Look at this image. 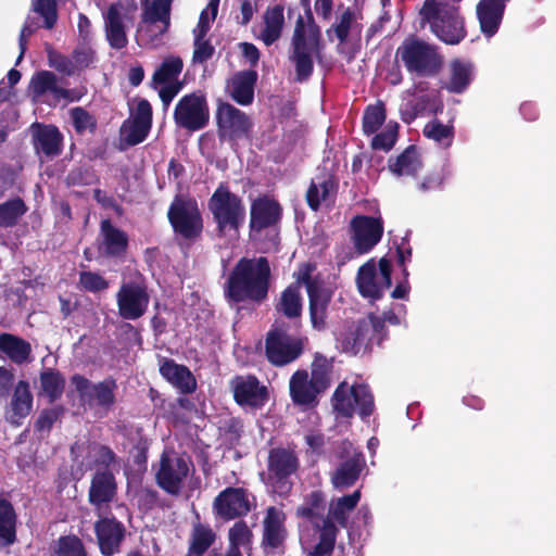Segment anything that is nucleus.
Wrapping results in <instances>:
<instances>
[{
  "mask_svg": "<svg viewBox=\"0 0 556 556\" xmlns=\"http://www.w3.org/2000/svg\"><path fill=\"white\" fill-rule=\"evenodd\" d=\"M167 215L175 233L179 237L193 240L202 232V217L194 200L176 197Z\"/></svg>",
  "mask_w": 556,
  "mask_h": 556,
  "instance_id": "10",
  "label": "nucleus"
},
{
  "mask_svg": "<svg viewBox=\"0 0 556 556\" xmlns=\"http://www.w3.org/2000/svg\"><path fill=\"white\" fill-rule=\"evenodd\" d=\"M382 235L383 224L380 217L359 215L351 220V241L358 254L370 252Z\"/></svg>",
  "mask_w": 556,
  "mask_h": 556,
  "instance_id": "22",
  "label": "nucleus"
},
{
  "mask_svg": "<svg viewBox=\"0 0 556 556\" xmlns=\"http://www.w3.org/2000/svg\"><path fill=\"white\" fill-rule=\"evenodd\" d=\"M139 124H144L151 127L152 125V108L148 100H139L131 117L129 118Z\"/></svg>",
  "mask_w": 556,
  "mask_h": 556,
  "instance_id": "62",
  "label": "nucleus"
},
{
  "mask_svg": "<svg viewBox=\"0 0 556 556\" xmlns=\"http://www.w3.org/2000/svg\"><path fill=\"white\" fill-rule=\"evenodd\" d=\"M228 536L230 548L227 554L237 552L239 555H241L240 548H250L253 533L248 525L240 520L230 528Z\"/></svg>",
  "mask_w": 556,
  "mask_h": 556,
  "instance_id": "48",
  "label": "nucleus"
},
{
  "mask_svg": "<svg viewBox=\"0 0 556 556\" xmlns=\"http://www.w3.org/2000/svg\"><path fill=\"white\" fill-rule=\"evenodd\" d=\"M192 463L188 456L165 450L155 472L157 484L168 494L178 495L190 475Z\"/></svg>",
  "mask_w": 556,
  "mask_h": 556,
  "instance_id": "7",
  "label": "nucleus"
},
{
  "mask_svg": "<svg viewBox=\"0 0 556 556\" xmlns=\"http://www.w3.org/2000/svg\"><path fill=\"white\" fill-rule=\"evenodd\" d=\"M239 48L244 59L250 63L251 66H255L260 60V51L253 45L249 42H241Z\"/></svg>",
  "mask_w": 556,
  "mask_h": 556,
  "instance_id": "64",
  "label": "nucleus"
},
{
  "mask_svg": "<svg viewBox=\"0 0 556 556\" xmlns=\"http://www.w3.org/2000/svg\"><path fill=\"white\" fill-rule=\"evenodd\" d=\"M257 74L254 71L236 73L227 83L229 96L241 105H249L254 98V85Z\"/></svg>",
  "mask_w": 556,
  "mask_h": 556,
  "instance_id": "33",
  "label": "nucleus"
},
{
  "mask_svg": "<svg viewBox=\"0 0 556 556\" xmlns=\"http://www.w3.org/2000/svg\"><path fill=\"white\" fill-rule=\"evenodd\" d=\"M0 352L13 363L21 365L30 359L31 346L24 339L11 333L0 334Z\"/></svg>",
  "mask_w": 556,
  "mask_h": 556,
  "instance_id": "36",
  "label": "nucleus"
},
{
  "mask_svg": "<svg viewBox=\"0 0 556 556\" xmlns=\"http://www.w3.org/2000/svg\"><path fill=\"white\" fill-rule=\"evenodd\" d=\"M420 14L443 42L456 45L465 37L464 22L457 5L446 0H427Z\"/></svg>",
  "mask_w": 556,
  "mask_h": 556,
  "instance_id": "5",
  "label": "nucleus"
},
{
  "mask_svg": "<svg viewBox=\"0 0 556 556\" xmlns=\"http://www.w3.org/2000/svg\"><path fill=\"white\" fill-rule=\"evenodd\" d=\"M72 56L77 71L88 67L96 61V52L88 45L78 46Z\"/></svg>",
  "mask_w": 556,
  "mask_h": 556,
  "instance_id": "59",
  "label": "nucleus"
},
{
  "mask_svg": "<svg viewBox=\"0 0 556 556\" xmlns=\"http://www.w3.org/2000/svg\"><path fill=\"white\" fill-rule=\"evenodd\" d=\"M136 9L117 2L103 14L105 38L112 49L121 50L128 45V30L134 26Z\"/></svg>",
  "mask_w": 556,
  "mask_h": 556,
  "instance_id": "11",
  "label": "nucleus"
},
{
  "mask_svg": "<svg viewBox=\"0 0 556 556\" xmlns=\"http://www.w3.org/2000/svg\"><path fill=\"white\" fill-rule=\"evenodd\" d=\"M182 67L184 63L179 56L170 55L165 58L152 76L153 87L157 88L159 85L181 84L178 77Z\"/></svg>",
  "mask_w": 556,
  "mask_h": 556,
  "instance_id": "39",
  "label": "nucleus"
},
{
  "mask_svg": "<svg viewBox=\"0 0 556 556\" xmlns=\"http://www.w3.org/2000/svg\"><path fill=\"white\" fill-rule=\"evenodd\" d=\"M215 534L208 526L198 523L193 527L191 545L189 548L190 556H202L212 545Z\"/></svg>",
  "mask_w": 556,
  "mask_h": 556,
  "instance_id": "49",
  "label": "nucleus"
},
{
  "mask_svg": "<svg viewBox=\"0 0 556 556\" xmlns=\"http://www.w3.org/2000/svg\"><path fill=\"white\" fill-rule=\"evenodd\" d=\"M332 31L340 45L348 42L353 37H358L361 34V27L356 22L355 14L349 9L343 11L332 27L328 29V36H331Z\"/></svg>",
  "mask_w": 556,
  "mask_h": 556,
  "instance_id": "40",
  "label": "nucleus"
},
{
  "mask_svg": "<svg viewBox=\"0 0 556 556\" xmlns=\"http://www.w3.org/2000/svg\"><path fill=\"white\" fill-rule=\"evenodd\" d=\"M118 314L123 319H139L148 309L150 296L147 288L139 282L122 283L116 293Z\"/></svg>",
  "mask_w": 556,
  "mask_h": 556,
  "instance_id": "17",
  "label": "nucleus"
},
{
  "mask_svg": "<svg viewBox=\"0 0 556 556\" xmlns=\"http://www.w3.org/2000/svg\"><path fill=\"white\" fill-rule=\"evenodd\" d=\"M15 541V514L7 501L0 500V545H10Z\"/></svg>",
  "mask_w": 556,
  "mask_h": 556,
  "instance_id": "46",
  "label": "nucleus"
},
{
  "mask_svg": "<svg viewBox=\"0 0 556 556\" xmlns=\"http://www.w3.org/2000/svg\"><path fill=\"white\" fill-rule=\"evenodd\" d=\"M28 92L35 102L56 105L61 100L76 101L79 96L74 90H68L59 85L58 77L49 71L36 73L29 83Z\"/></svg>",
  "mask_w": 556,
  "mask_h": 556,
  "instance_id": "12",
  "label": "nucleus"
},
{
  "mask_svg": "<svg viewBox=\"0 0 556 556\" xmlns=\"http://www.w3.org/2000/svg\"><path fill=\"white\" fill-rule=\"evenodd\" d=\"M182 84L175 85H159L156 89H159V96L163 102L165 109L168 108L173 99L177 96V93L181 90Z\"/></svg>",
  "mask_w": 556,
  "mask_h": 556,
  "instance_id": "63",
  "label": "nucleus"
},
{
  "mask_svg": "<svg viewBox=\"0 0 556 556\" xmlns=\"http://www.w3.org/2000/svg\"><path fill=\"white\" fill-rule=\"evenodd\" d=\"M323 501L319 492H312L298 508V515L304 519L300 525V542L308 556L329 555L334 547L337 527L323 518Z\"/></svg>",
  "mask_w": 556,
  "mask_h": 556,
  "instance_id": "1",
  "label": "nucleus"
},
{
  "mask_svg": "<svg viewBox=\"0 0 556 556\" xmlns=\"http://www.w3.org/2000/svg\"><path fill=\"white\" fill-rule=\"evenodd\" d=\"M386 119L384 108L381 103L368 106L363 117V129L366 134H375Z\"/></svg>",
  "mask_w": 556,
  "mask_h": 556,
  "instance_id": "56",
  "label": "nucleus"
},
{
  "mask_svg": "<svg viewBox=\"0 0 556 556\" xmlns=\"http://www.w3.org/2000/svg\"><path fill=\"white\" fill-rule=\"evenodd\" d=\"M473 78V66L469 62L454 60L450 64V78L445 88L453 93L464 92Z\"/></svg>",
  "mask_w": 556,
  "mask_h": 556,
  "instance_id": "37",
  "label": "nucleus"
},
{
  "mask_svg": "<svg viewBox=\"0 0 556 556\" xmlns=\"http://www.w3.org/2000/svg\"><path fill=\"white\" fill-rule=\"evenodd\" d=\"M320 28L308 11L305 16L298 17L291 40L289 59L295 68L298 81L308 79L314 70V60L320 56Z\"/></svg>",
  "mask_w": 556,
  "mask_h": 556,
  "instance_id": "3",
  "label": "nucleus"
},
{
  "mask_svg": "<svg viewBox=\"0 0 556 556\" xmlns=\"http://www.w3.org/2000/svg\"><path fill=\"white\" fill-rule=\"evenodd\" d=\"M508 0H480L477 4V16L481 31L492 37L502 23L505 5Z\"/></svg>",
  "mask_w": 556,
  "mask_h": 556,
  "instance_id": "30",
  "label": "nucleus"
},
{
  "mask_svg": "<svg viewBox=\"0 0 556 556\" xmlns=\"http://www.w3.org/2000/svg\"><path fill=\"white\" fill-rule=\"evenodd\" d=\"M31 10L43 18V26L54 27L58 21L56 0H31Z\"/></svg>",
  "mask_w": 556,
  "mask_h": 556,
  "instance_id": "54",
  "label": "nucleus"
},
{
  "mask_svg": "<svg viewBox=\"0 0 556 556\" xmlns=\"http://www.w3.org/2000/svg\"><path fill=\"white\" fill-rule=\"evenodd\" d=\"M208 108L203 96L191 93L182 97L174 112L176 124L189 130H199L208 123Z\"/></svg>",
  "mask_w": 556,
  "mask_h": 556,
  "instance_id": "18",
  "label": "nucleus"
},
{
  "mask_svg": "<svg viewBox=\"0 0 556 556\" xmlns=\"http://www.w3.org/2000/svg\"><path fill=\"white\" fill-rule=\"evenodd\" d=\"M331 371V361L321 355L315 357L311 375L306 370L295 371L289 382L293 403L300 406L315 405L318 395L330 386Z\"/></svg>",
  "mask_w": 556,
  "mask_h": 556,
  "instance_id": "4",
  "label": "nucleus"
},
{
  "mask_svg": "<svg viewBox=\"0 0 556 556\" xmlns=\"http://www.w3.org/2000/svg\"><path fill=\"white\" fill-rule=\"evenodd\" d=\"M280 215L281 207L276 201L266 197L256 199L251 205L250 226L253 230H261L276 224Z\"/></svg>",
  "mask_w": 556,
  "mask_h": 556,
  "instance_id": "32",
  "label": "nucleus"
},
{
  "mask_svg": "<svg viewBox=\"0 0 556 556\" xmlns=\"http://www.w3.org/2000/svg\"><path fill=\"white\" fill-rule=\"evenodd\" d=\"M215 52L214 47L210 43L208 40L204 39H194V50L192 55V62L194 64H203L207 60H210Z\"/></svg>",
  "mask_w": 556,
  "mask_h": 556,
  "instance_id": "61",
  "label": "nucleus"
},
{
  "mask_svg": "<svg viewBox=\"0 0 556 556\" xmlns=\"http://www.w3.org/2000/svg\"><path fill=\"white\" fill-rule=\"evenodd\" d=\"M302 350V341L282 330H274L268 333L266 354L274 365L282 366L293 362L300 356Z\"/></svg>",
  "mask_w": 556,
  "mask_h": 556,
  "instance_id": "23",
  "label": "nucleus"
},
{
  "mask_svg": "<svg viewBox=\"0 0 556 556\" xmlns=\"http://www.w3.org/2000/svg\"><path fill=\"white\" fill-rule=\"evenodd\" d=\"M365 466L364 455L352 443H343L340 462L331 475L333 486L343 490L353 485Z\"/></svg>",
  "mask_w": 556,
  "mask_h": 556,
  "instance_id": "19",
  "label": "nucleus"
},
{
  "mask_svg": "<svg viewBox=\"0 0 556 556\" xmlns=\"http://www.w3.org/2000/svg\"><path fill=\"white\" fill-rule=\"evenodd\" d=\"M160 372L181 393L188 394L195 390L197 382L191 371L186 366L179 365L173 359H162Z\"/></svg>",
  "mask_w": 556,
  "mask_h": 556,
  "instance_id": "34",
  "label": "nucleus"
},
{
  "mask_svg": "<svg viewBox=\"0 0 556 556\" xmlns=\"http://www.w3.org/2000/svg\"><path fill=\"white\" fill-rule=\"evenodd\" d=\"M26 212L20 198L9 200L0 205V227H11Z\"/></svg>",
  "mask_w": 556,
  "mask_h": 556,
  "instance_id": "50",
  "label": "nucleus"
},
{
  "mask_svg": "<svg viewBox=\"0 0 556 556\" xmlns=\"http://www.w3.org/2000/svg\"><path fill=\"white\" fill-rule=\"evenodd\" d=\"M33 408V394L29 383L20 380L13 390L7 419L13 425H20L22 419L27 417Z\"/></svg>",
  "mask_w": 556,
  "mask_h": 556,
  "instance_id": "31",
  "label": "nucleus"
},
{
  "mask_svg": "<svg viewBox=\"0 0 556 556\" xmlns=\"http://www.w3.org/2000/svg\"><path fill=\"white\" fill-rule=\"evenodd\" d=\"M334 188V181L330 176L313 180L306 194L308 205L317 210L321 203L330 199Z\"/></svg>",
  "mask_w": 556,
  "mask_h": 556,
  "instance_id": "44",
  "label": "nucleus"
},
{
  "mask_svg": "<svg viewBox=\"0 0 556 556\" xmlns=\"http://www.w3.org/2000/svg\"><path fill=\"white\" fill-rule=\"evenodd\" d=\"M150 129L148 125L127 119L121 128V136L127 144L136 146L147 138Z\"/></svg>",
  "mask_w": 556,
  "mask_h": 556,
  "instance_id": "52",
  "label": "nucleus"
},
{
  "mask_svg": "<svg viewBox=\"0 0 556 556\" xmlns=\"http://www.w3.org/2000/svg\"><path fill=\"white\" fill-rule=\"evenodd\" d=\"M287 535L286 514L275 506L268 507L263 520V546L265 548H278L283 544Z\"/></svg>",
  "mask_w": 556,
  "mask_h": 556,
  "instance_id": "29",
  "label": "nucleus"
},
{
  "mask_svg": "<svg viewBox=\"0 0 556 556\" xmlns=\"http://www.w3.org/2000/svg\"><path fill=\"white\" fill-rule=\"evenodd\" d=\"M390 170L396 176H413L421 168V161L417 150L408 147L393 162L390 161Z\"/></svg>",
  "mask_w": 556,
  "mask_h": 556,
  "instance_id": "42",
  "label": "nucleus"
},
{
  "mask_svg": "<svg viewBox=\"0 0 556 556\" xmlns=\"http://www.w3.org/2000/svg\"><path fill=\"white\" fill-rule=\"evenodd\" d=\"M208 210L213 215L219 235L238 232L245 220V206L242 200L220 185L208 200Z\"/></svg>",
  "mask_w": 556,
  "mask_h": 556,
  "instance_id": "6",
  "label": "nucleus"
},
{
  "mask_svg": "<svg viewBox=\"0 0 556 556\" xmlns=\"http://www.w3.org/2000/svg\"><path fill=\"white\" fill-rule=\"evenodd\" d=\"M79 283L89 292L103 291L109 287V282L102 276L92 271L80 273Z\"/></svg>",
  "mask_w": 556,
  "mask_h": 556,
  "instance_id": "58",
  "label": "nucleus"
},
{
  "mask_svg": "<svg viewBox=\"0 0 556 556\" xmlns=\"http://www.w3.org/2000/svg\"><path fill=\"white\" fill-rule=\"evenodd\" d=\"M220 0H211L207 7L202 11L199 23L193 29L194 39H204L211 28V23L215 20Z\"/></svg>",
  "mask_w": 556,
  "mask_h": 556,
  "instance_id": "55",
  "label": "nucleus"
},
{
  "mask_svg": "<svg viewBox=\"0 0 556 556\" xmlns=\"http://www.w3.org/2000/svg\"><path fill=\"white\" fill-rule=\"evenodd\" d=\"M53 556H87V552L79 538L65 535L58 540Z\"/></svg>",
  "mask_w": 556,
  "mask_h": 556,
  "instance_id": "53",
  "label": "nucleus"
},
{
  "mask_svg": "<svg viewBox=\"0 0 556 556\" xmlns=\"http://www.w3.org/2000/svg\"><path fill=\"white\" fill-rule=\"evenodd\" d=\"M270 267L266 257L242 258L227 281V296L235 302H261L266 299Z\"/></svg>",
  "mask_w": 556,
  "mask_h": 556,
  "instance_id": "2",
  "label": "nucleus"
},
{
  "mask_svg": "<svg viewBox=\"0 0 556 556\" xmlns=\"http://www.w3.org/2000/svg\"><path fill=\"white\" fill-rule=\"evenodd\" d=\"M332 405L343 417H351L357 412L362 418H366L374 410V399L366 386L342 382L334 391Z\"/></svg>",
  "mask_w": 556,
  "mask_h": 556,
  "instance_id": "9",
  "label": "nucleus"
},
{
  "mask_svg": "<svg viewBox=\"0 0 556 556\" xmlns=\"http://www.w3.org/2000/svg\"><path fill=\"white\" fill-rule=\"evenodd\" d=\"M278 311L282 312L287 317L294 318L301 315L302 301L299 286L288 287L281 294L277 305Z\"/></svg>",
  "mask_w": 556,
  "mask_h": 556,
  "instance_id": "47",
  "label": "nucleus"
},
{
  "mask_svg": "<svg viewBox=\"0 0 556 556\" xmlns=\"http://www.w3.org/2000/svg\"><path fill=\"white\" fill-rule=\"evenodd\" d=\"M65 386V379L53 369L47 368L40 374V393L46 395L50 402L60 399Z\"/></svg>",
  "mask_w": 556,
  "mask_h": 556,
  "instance_id": "45",
  "label": "nucleus"
},
{
  "mask_svg": "<svg viewBox=\"0 0 556 556\" xmlns=\"http://www.w3.org/2000/svg\"><path fill=\"white\" fill-rule=\"evenodd\" d=\"M216 118L219 136L230 140L245 137L252 127L250 117L229 103L218 105Z\"/></svg>",
  "mask_w": 556,
  "mask_h": 556,
  "instance_id": "24",
  "label": "nucleus"
},
{
  "mask_svg": "<svg viewBox=\"0 0 556 556\" xmlns=\"http://www.w3.org/2000/svg\"><path fill=\"white\" fill-rule=\"evenodd\" d=\"M356 285L364 298L380 299L391 286V263L386 257L380 258L378 263L370 258L359 267Z\"/></svg>",
  "mask_w": 556,
  "mask_h": 556,
  "instance_id": "8",
  "label": "nucleus"
},
{
  "mask_svg": "<svg viewBox=\"0 0 556 556\" xmlns=\"http://www.w3.org/2000/svg\"><path fill=\"white\" fill-rule=\"evenodd\" d=\"M424 135L444 148H448L452 144L454 131L452 126L443 125L438 121H432L425 126Z\"/></svg>",
  "mask_w": 556,
  "mask_h": 556,
  "instance_id": "51",
  "label": "nucleus"
},
{
  "mask_svg": "<svg viewBox=\"0 0 556 556\" xmlns=\"http://www.w3.org/2000/svg\"><path fill=\"white\" fill-rule=\"evenodd\" d=\"M298 467L299 460L293 451L282 447L270 450L267 464L268 481L275 493L285 495L290 491L288 478Z\"/></svg>",
  "mask_w": 556,
  "mask_h": 556,
  "instance_id": "13",
  "label": "nucleus"
},
{
  "mask_svg": "<svg viewBox=\"0 0 556 556\" xmlns=\"http://www.w3.org/2000/svg\"><path fill=\"white\" fill-rule=\"evenodd\" d=\"M73 125L78 132L91 130L94 122L91 115L83 108H74L70 112Z\"/></svg>",
  "mask_w": 556,
  "mask_h": 556,
  "instance_id": "60",
  "label": "nucleus"
},
{
  "mask_svg": "<svg viewBox=\"0 0 556 556\" xmlns=\"http://www.w3.org/2000/svg\"><path fill=\"white\" fill-rule=\"evenodd\" d=\"M255 506V497L243 488L229 486L214 500L213 508L217 516L231 520L245 516Z\"/></svg>",
  "mask_w": 556,
  "mask_h": 556,
  "instance_id": "16",
  "label": "nucleus"
},
{
  "mask_svg": "<svg viewBox=\"0 0 556 556\" xmlns=\"http://www.w3.org/2000/svg\"><path fill=\"white\" fill-rule=\"evenodd\" d=\"M378 324V319L368 317L344 325L336 334L337 348L351 355L365 351Z\"/></svg>",
  "mask_w": 556,
  "mask_h": 556,
  "instance_id": "14",
  "label": "nucleus"
},
{
  "mask_svg": "<svg viewBox=\"0 0 556 556\" xmlns=\"http://www.w3.org/2000/svg\"><path fill=\"white\" fill-rule=\"evenodd\" d=\"M283 26V7L280 4L268 7L263 16V26L261 27L258 38L266 46H270L281 37Z\"/></svg>",
  "mask_w": 556,
  "mask_h": 556,
  "instance_id": "35",
  "label": "nucleus"
},
{
  "mask_svg": "<svg viewBox=\"0 0 556 556\" xmlns=\"http://www.w3.org/2000/svg\"><path fill=\"white\" fill-rule=\"evenodd\" d=\"M101 250L108 255H119L127 247V237L125 232L115 228L110 220L101 223Z\"/></svg>",
  "mask_w": 556,
  "mask_h": 556,
  "instance_id": "38",
  "label": "nucleus"
},
{
  "mask_svg": "<svg viewBox=\"0 0 556 556\" xmlns=\"http://www.w3.org/2000/svg\"><path fill=\"white\" fill-rule=\"evenodd\" d=\"M115 495L116 482L114 476L108 470L97 471L91 479L88 497L98 516L105 514Z\"/></svg>",
  "mask_w": 556,
  "mask_h": 556,
  "instance_id": "28",
  "label": "nucleus"
},
{
  "mask_svg": "<svg viewBox=\"0 0 556 556\" xmlns=\"http://www.w3.org/2000/svg\"><path fill=\"white\" fill-rule=\"evenodd\" d=\"M309 266H305L298 277L299 283L305 285L309 298V315L312 326L321 330L326 326L327 307L330 302V294L327 290L320 288L315 281L309 279Z\"/></svg>",
  "mask_w": 556,
  "mask_h": 556,
  "instance_id": "25",
  "label": "nucleus"
},
{
  "mask_svg": "<svg viewBox=\"0 0 556 556\" xmlns=\"http://www.w3.org/2000/svg\"><path fill=\"white\" fill-rule=\"evenodd\" d=\"M397 136V125L388 124L371 140V147L376 150L389 151L395 143Z\"/></svg>",
  "mask_w": 556,
  "mask_h": 556,
  "instance_id": "57",
  "label": "nucleus"
},
{
  "mask_svg": "<svg viewBox=\"0 0 556 556\" xmlns=\"http://www.w3.org/2000/svg\"><path fill=\"white\" fill-rule=\"evenodd\" d=\"M80 399L91 407H100L105 412L110 410L115 403V391L117 384L114 379L92 383L84 377H74L73 379Z\"/></svg>",
  "mask_w": 556,
  "mask_h": 556,
  "instance_id": "20",
  "label": "nucleus"
},
{
  "mask_svg": "<svg viewBox=\"0 0 556 556\" xmlns=\"http://www.w3.org/2000/svg\"><path fill=\"white\" fill-rule=\"evenodd\" d=\"M143 7L141 21L137 28L136 40L141 47L155 49L164 43V35L166 34L170 16H163L154 10Z\"/></svg>",
  "mask_w": 556,
  "mask_h": 556,
  "instance_id": "21",
  "label": "nucleus"
},
{
  "mask_svg": "<svg viewBox=\"0 0 556 556\" xmlns=\"http://www.w3.org/2000/svg\"><path fill=\"white\" fill-rule=\"evenodd\" d=\"M105 514L98 516L94 523L100 552L104 556H112L119 552L121 544L125 538L126 529L124 525L114 517H106Z\"/></svg>",
  "mask_w": 556,
  "mask_h": 556,
  "instance_id": "26",
  "label": "nucleus"
},
{
  "mask_svg": "<svg viewBox=\"0 0 556 556\" xmlns=\"http://www.w3.org/2000/svg\"><path fill=\"white\" fill-rule=\"evenodd\" d=\"M236 402L245 407L260 408L267 402V389L253 376H237L230 382Z\"/></svg>",
  "mask_w": 556,
  "mask_h": 556,
  "instance_id": "27",
  "label": "nucleus"
},
{
  "mask_svg": "<svg viewBox=\"0 0 556 556\" xmlns=\"http://www.w3.org/2000/svg\"><path fill=\"white\" fill-rule=\"evenodd\" d=\"M62 136L53 126L39 127L35 135V148L38 152L53 156L61 151Z\"/></svg>",
  "mask_w": 556,
  "mask_h": 556,
  "instance_id": "41",
  "label": "nucleus"
},
{
  "mask_svg": "<svg viewBox=\"0 0 556 556\" xmlns=\"http://www.w3.org/2000/svg\"><path fill=\"white\" fill-rule=\"evenodd\" d=\"M361 498V491L356 490L350 495L342 496L332 501L329 506V514L326 519L332 523L338 522L340 526L345 527L349 514L355 508Z\"/></svg>",
  "mask_w": 556,
  "mask_h": 556,
  "instance_id": "43",
  "label": "nucleus"
},
{
  "mask_svg": "<svg viewBox=\"0 0 556 556\" xmlns=\"http://www.w3.org/2000/svg\"><path fill=\"white\" fill-rule=\"evenodd\" d=\"M396 53L409 72L428 74L439 66V58L434 50L428 43L417 39H406Z\"/></svg>",
  "mask_w": 556,
  "mask_h": 556,
  "instance_id": "15",
  "label": "nucleus"
}]
</instances>
